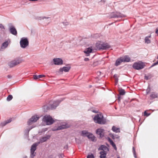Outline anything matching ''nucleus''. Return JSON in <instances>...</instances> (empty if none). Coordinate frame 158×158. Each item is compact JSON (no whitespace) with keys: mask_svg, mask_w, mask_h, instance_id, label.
<instances>
[{"mask_svg":"<svg viewBox=\"0 0 158 158\" xmlns=\"http://www.w3.org/2000/svg\"><path fill=\"white\" fill-rule=\"evenodd\" d=\"M50 137L51 136L50 135H45L40 139L39 142L35 143L31 146V158H33L35 156L36 153L35 152V151L36 150L37 145L40 143H42L46 141L50 138Z\"/></svg>","mask_w":158,"mask_h":158,"instance_id":"f257e3e1","label":"nucleus"},{"mask_svg":"<svg viewBox=\"0 0 158 158\" xmlns=\"http://www.w3.org/2000/svg\"><path fill=\"white\" fill-rule=\"evenodd\" d=\"M94 122L100 124H104L106 123V120L105 119L102 114H97L94 118Z\"/></svg>","mask_w":158,"mask_h":158,"instance_id":"f03ea898","label":"nucleus"},{"mask_svg":"<svg viewBox=\"0 0 158 158\" xmlns=\"http://www.w3.org/2000/svg\"><path fill=\"white\" fill-rule=\"evenodd\" d=\"M54 122L53 119L49 115H45L43 119V122L46 125H51Z\"/></svg>","mask_w":158,"mask_h":158,"instance_id":"7ed1b4c3","label":"nucleus"},{"mask_svg":"<svg viewBox=\"0 0 158 158\" xmlns=\"http://www.w3.org/2000/svg\"><path fill=\"white\" fill-rule=\"evenodd\" d=\"M63 100H58L55 101H51L50 102L49 106L48 107L49 109H55L58 106L60 102Z\"/></svg>","mask_w":158,"mask_h":158,"instance_id":"20e7f679","label":"nucleus"},{"mask_svg":"<svg viewBox=\"0 0 158 158\" xmlns=\"http://www.w3.org/2000/svg\"><path fill=\"white\" fill-rule=\"evenodd\" d=\"M21 47L23 48H25L28 46L29 41L27 38L23 37L21 38L20 42Z\"/></svg>","mask_w":158,"mask_h":158,"instance_id":"39448f33","label":"nucleus"},{"mask_svg":"<svg viewBox=\"0 0 158 158\" xmlns=\"http://www.w3.org/2000/svg\"><path fill=\"white\" fill-rule=\"evenodd\" d=\"M144 66L145 64L144 63L140 61L134 63L133 65V68L137 70L142 69L144 67Z\"/></svg>","mask_w":158,"mask_h":158,"instance_id":"423d86ee","label":"nucleus"},{"mask_svg":"<svg viewBox=\"0 0 158 158\" xmlns=\"http://www.w3.org/2000/svg\"><path fill=\"white\" fill-rule=\"evenodd\" d=\"M22 62V60L19 59H17L10 62L8 63V65L10 68L15 67L17 65Z\"/></svg>","mask_w":158,"mask_h":158,"instance_id":"0eeeda50","label":"nucleus"},{"mask_svg":"<svg viewBox=\"0 0 158 158\" xmlns=\"http://www.w3.org/2000/svg\"><path fill=\"white\" fill-rule=\"evenodd\" d=\"M40 118L39 116L35 115L32 116L27 122V124L28 125L31 124L32 123L37 121Z\"/></svg>","mask_w":158,"mask_h":158,"instance_id":"6e6552de","label":"nucleus"},{"mask_svg":"<svg viewBox=\"0 0 158 158\" xmlns=\"http://www.w3.org/2000/svg\"><path fill=\"white\" fill-rule=\"evenodd\" d=\"M70 125L68 124L66 122H63L61 123V124L56 129L53 130H59L65 129L69 127Z\"/></svg>","mask_w":158,"mask_h":158,"instance_id":"1a4fd4ad","label":"nucleus"},{"mask_svg":"<svg viewBox=\"0 0 158 158\" xmlns=\"http://www.w3.org/2000/svg\"><path fill=\"white\" fill-rule=\"evenodd\" d=\"M110 47V45L107 43H102L98 45V48L99 49H106Z\"/></svg>","mask_w":158,"mask_h":158,"instance_id":"9d476101","label":"nucleus"},{"mask_svg":"<svg viewBox=\"0 0 158 158\" xmlns=\"http://www.w3.org/2000/svg\"><path fill=\"white\" fill-rule=\"evenodd\" d=\"M53 61L55 65H60L63 63V61L61 59L59 58H55L53 59Z\"/></svg>","mask_w":158,"mask_h":158,"instance_id":"9b49d317","label":"nucleus"},{"mask_svg":"<svg viewBox=\"0 0 158 158\" xmlns=\"http://www.w3.org/2000/svg\"><path fill=\"white\" fill-rule=\"evenodd\" d=\"M96 133L99 135L100 137H102L104 135V130L102 128H98L96 130Z\"/></svg>","mask_w":158,"mask_h":158,"instance_id":"f8f14e48","label":"nucleus"},{"mask_svg":"<svg viewBox=\"0 0 158 158\" xmlns=\"http://www.w3.org/2000/svg\"><path fill=\"white\" fill-rule=\"evenodd\" d=\"M93 49L91 47L86 48L84 51V52L85 53V56H88L89 55V54L92 52Z\"/></svg>","mask_w":158,"mask_h":158,"instance_id":"ddd939ff","label":"nucleus"},{"mask_svg":"<svg viewBox=\"0 0 158 158\" xmlns=\"http://www.w3.org/2000/svg\"><path fill=\"white\" fill-rule=\"evenodd\" d=\"M10 32L12 34L16 35L17 34L16 30L14 27L11 26L10 27Z\"/></svg>","mask_w":158,"mask_h":158,"instance_id":"4468645a","label":"nucleus"},{"mask_svg":"<svg viewBox=\"0 0 158 158\" xmlns=\"http://www.w3.org/2000/svg\"><path fill=\"white\" fill-rule=\"evenodd\" d=\"M70 69V67H64L63 68H60L59 72L62 73L63 71L65 72H68Z\"/></svg>","mask_w":158,"mask_h":158,"instance_id":"2eb2a0df","label":"nucleus"},{"mask_svg":"<svg viewBox=\"0 0 158 158\" xmlns=\"http://www.w3.org/2000/svg\"><path fill=\"white\" fill-rule=\"evenodd\" d=\"M122 58V61L123 62H129L130 61L131 59L130 57L127 55L125 56H122L121 57Z\"/></svg>","mask_w":158,"mask_h":158,"instance_id":"dca6fc26","label":"nucleus"},{"mask_svg":"<svg viewBox=\"0 0 158 158\" xmlns=\"http://www.w3.org/2000/svg\"><path fill=\"white\" fill-rule=\"evenodd\" d=\"M10 40H8L7 41H5L2 44L1 48L2 49L6 48L8 46V44L10 43Z\"/></svg>","mask_w":158,"mask_h":158,"instance_id":"f3484780","label":"nucleus"},{"mask_svg":"<svg viewBox=\"0 0 158 158\" xmlns=\"http://www.w3.org/2000/svg\"><path fill=\"white\" fill-rule=\"evenodd\" d=\"M87 137L89 139L93 141H96V137L92 134L91 133H89Z\"/></svg>","mask_w":158,"mask_h":158,"instance_id":"a211bd4d","label":"nucleus"},{"mask_svg":"<svg viewBox=\"0 0 158 158\" xmlns=\"http://www.w3.org/2000/svg\"><path fill=\"white\" fill-rule=\"evenodd\" d=\"M151 35H150L149 36L145 37L144 40L146 43L148 44L151 43V40L149 38H151Z\"/></svg>","mask_w":158,"mask_h":158,"instance_id":"6ab92c4d","label":"nucleus"},{"mask_svg":"<svg viewBox=\"0 0 158 158\" xmlns=\"http://www.w3.org/2000/svg\"><path fill=\"white\" fill-rule=\"evenodd\" d=\"M122 58L121 57H120L116 61L115 63V65L116 66H118L123 61H122Z\"/></svg>","mask_w":158,"mask_h":158,"instance_id":"aec40b11","label":"nucleus"},{"mask_svg":"<svg viewBox=\"0 0 158 158\" xmlns=\"http://www.w3.org/2000/svg\"><path fill=\"white\" fill-rule=\"evenodd\" d=\"M89 133L86 131H81V135L82 136L87 137Z\"/></svg>","mask_w":158,"mask_h":158,"instance_id":"412c9836","label":"nucleus"},{"mask_svg":"<svg viewBox=\"0 0 158 158\" xmlns=\"http://www.w3.org/2000/svg\"><path fill=\"white\" fill-rule=\"evenodd\" d=\"M45 77V76L44 75H34L33 76V78L34 79L36 80Z\"/></svg>","mask_w":158,"mask_h":158,"instance_id":"4be33fe9","label":"nucleus"},{"mask_svg":"<svg viewBox=\"0 0 158 158\" xmlns=\"http://www.w3.org/2000/svg\"><path fill=\"white\" fill-rule=\"evenodd\" d=\"M100 153L101 154L100 156V158H105L106 156V153L105 151H101Z\"/></svg>","mask_w":158,"mask_h":158,"instance_id":"5701e85b","label":"nucleus"},{"mask_svg":"<svg viewBox=\"0 0 158 158\" xmlns=\"http://www.w3.org/2000/svg\"><path fill=\"white\" fill-rule=\"evenodd\" d=\"M112 130L115 133H118L120 132L119 129L118 128H117L113 126L112 128Z\"/></svg>","mask_w":158,"mask_h":158,"instance_id":"b1692460","label":"nucleus"},{"mask_svg":"<svg viewBox=\"0 0 158 158\" xmlns=\"http://www.w3.org/2000/svg\"><path fill=\"white\" fill-rule=\"evenodd\" d=\"M11 122V120L9 119V120L6 121L1 123V125L2 126H5L7 124L10 123Z\"/></svg>","mask_w":158,"mask_h":158,"instance_id":"393cba45","label":"nucleus"},{"mask_svg":"<svg viewBox=\"0 0 158 158\" xmlns=\"http://www.w3.org/2000/svg\"><path fill=\"white\" fill-rule=\"evenodd\" d=\"M107 148L105 146L102 145L99 148L98 150H102V151H105L104 150H106Z\"/></svg>","mask_w":158,"mask_h":158,"instance_id":"a878e982","label":"nucleus"},{"mask_svg":"<svg viewBox=\"0 0 158 158\" xmlns=\"http://www.w3.org/2000/svg\"><path fill=\"white\" fill-rule=\"evenodd\" d=\"M123 15L119 13H117L114 16L115 18H119L122 17L123 16Z\"/></svg>","mask_w":158,"mask_h":158,"instance_id":"bb28decb","label":"nucleus"},{"mask_svg":"<svg viewBox=\"0 0 158 158\" xmlns=\"http://www.w3.org/2000/svg\"><path fill=\"white\" fill-rule=\"evenodd\" d=\"M150 97L152 99L154 98L157 97V95L155 93H153L151 94Z\"/></svg>","mask_w":158,"mask_h":158,"instance_id":"cd10ccee","label":"nucleus"},{"mask_svg":"<svg viewBox=\"0 0 158 158\" xmlns=\"http://www.w3.org/2000/svg\"><path fill=\"white\" fill-rule=\"evenodd\" d=\"M125 92L124 90L123 89H120L119 90V93L120 95H124L125 94Z\"/></svg>","mask_w":158,"mask_h":158,"instance_id":"c85d7f7f","label":"nucleus"},{"mask_svg":"<svg viewBox=\"0 0 158 158\" xmlns=\"http://www.w3.org/2000/svg\"><path fill=\"white\" fill-rule=\"evenodd\" d=\"M110 143L111 144L112 146L115 149V150H116V149H117L116 147V146L115 144L113 142L112 140H110Z\"/></svg>","mask_w":158,"mask_h":158,"instance_id":"c756f323","label":"nucleus"},{"mask_svg":"<svg viewBox=\"0 0 158 158\" xmlns=\"http://www.w3.org/2000/svg\"><path fill=\"white\" fill-rule=\"evenodd\" d=\"M13 98V97L12 95H9L7 98L6 100L7 101H9L11 100Z\"/></svg>","mask_w":158,"mask_h":158,"instance_id":"7c9ffc66","label":"nucleus"},{"mask_svg":"<svg viewBox=\"0 0 158 158\" xmlns=\"http://www.w3.org/2000/svg\"><path fill=\"white\" fill-rule=\"evenodd\" d=\"M114 77L115 79L116 82H118V75L116 74L114 75Z\"/></svg>","mask_w":158,"mask_h":158,"instance_id":"2f4dec72","label":"nucleus"},{"mask_svg":"<svg viewBox=\"0 0 158 158\" xmlns=\"http://www.w3.org/2000/svg\"><path fill=\"white\" fill-rule=\"evenodd\" d=\"M87 158H94V155L92 154L88 155L87 156Z\"/></svg>","mask_w":158,"mask_h":158,"instance_id":"473e14b6","label":"nucleus"},{"mask_svg":"<svg viewBox=\"0 0 158 158\" xmlns=\"http://www.w3.org/2000/svg\"><path fill=\"white\" fill-rule=\"evenodd\" d=\"M132 149H133V154H134V156L135 157V158H136V152H135V149L134 147H133V148Z\"/></svg>","mask_w":158,"mask_h":158,"instance_id":"72a5a7b5","label":"nucleus"},{"mask_svg":"<svg viewBox=\"0 0 158 158\" xmlns=\"http://www.w3.org/2000/svg\"><path fill=\"white\" fill-rule=\"evenodd\" d=\"M48 19V23H49L51 21V20L50 19V18L49 17H44L43 18V19Z\"/></svg>","mask_w":158,"mask_h":158,"instance_id":"f704fd0d","label":"nucleus"},{"mask_svg":"<svg viewBox=\"0 0 158 158\" xmlns=\"http://www.w3.org/2000/svg\"><path fill=\"white\" fill-rule=\"evenodd\" d=\"M150 88H149V87H148L147 89L146 90V93L147 94H148L150 92Z\"/></svg>","mask_w":158,"mask_h":158,"instance_id":"c9c22d12","label":"nucleus"},{"mask_svg":"<svg viewBox=\"0 0 158 158\" xmlns=\"http://www.w3.org/2000/svg\"><path fill=\"white\" fill-rule=\"evenodd\" d=\"M150 115V114H148L146 111H145L144 112V115H146L147 116H149Z\"/></svg>","mask_w":158,"mask_h":158,"instance_id":"e433bc0d","label":"nucleus"},{"mask_svg":"<svg viewBox=\"0 0 158 158\" xmlns=\"http://www.w3.org/2000/svg\"><path fill=\"white\" fill-rule=\"evenodd\" d=\"M158 64V61L156 63H154L153 65L151 66V67L155 65H156V64Z\"/></svg>","mask_w":158,"mask_h":158,"instance_id":"4c0bfd02","label":"nucleus"},{"mask_svg":"<svg viewBox=\"0 0 158 158\" xmlns=\"http://www.w3.org/2000/svg\"><path fill=\"white\" fill-rule=\"evenodd\" d=\"M84 60L85 61H88L89 60V59L88 58H85L84 59Z\"/></svg>","mask_w":158,"mask_h":158,"instance_id":"58836bf2","label":"nucleus"},{"mask_svg":"<svg viewBox=\"0 0 158 158\" xmlns=\"http://www.w3.org/2000/svg\"><path fill=\"white\" fill-rule=\"evenodd\" d=\"M0 28L2 29L4 28V26L1 24H0Z\"/></svg>","mask_w":158,"mask_h":158,"instance_id":"ea45409f","label":"nucleus"},{"mask_svg":"<svg viewBox=\"0 0 158 158\" xmlns=\"http://www.w3.org/2000/svg\"><path fill=\"white\" fill-rule=\"evenodd\" d=\"M156 33L157 34H158V28H157L156 29Z\"/></svg>","mask_w":158,"mask_h":158,"instance_id":"a19ab883","label":"nucleus"},{"mask_svg":"<svg viewBox=\"0 0 158 158\" xmlns=\"http://www.w3.org/2000/svg\"><path fill=\"white\" fill-rule=\"evenodd\" d=\"M29 1H31V2H35V1H37V0H28Z\"/></svg>","mask_w":158,"mask_h":158,"instance_id":"79ce46f5","label":"nucleus"},{"mask_svg":"<svg viewBox=\"0 0 158 158\" xmlns=\"http://www.w3.org/2000/svg\"><path fill=\"white\" fill-rule=\"evenodd\" d=\"M101 2H102L103 3H104L105 2V0H101Z\"/></svg>","mask_w":158,"mask_h":158,"instance_id":"37998d69","label":"nucleus"},{"mask_svg":"<svg viewBox=\"0 0 158 158\" xmlns=\"http://www.w3.org/2000/svg\"><path fill=\"white\" fill-rule=\"evenodd\" d=\"M92 112L95 113H97L98 112V111L95 110H93L92 111Z\"/></svg>","mask_w":158,"mask_h":158,"instance_id":"c03bdc74","label":"nucleus"},{"mask_svg":"<svg viewBox=\"0 0 158 158\" xmlns=\"http://www.w3.org/2000/svg\"><path fill=\"white\" fill-rule=\"evenodd\" d=\"M145 79H146V80H148V77H146V76H145Z\"/></svg>","mask_w":158,"mask_h":158,"instance_id":"a18cd8bd","label":"nucleus"},{"mask_svg":"<svg viewBox=\"0 0 158 158\" xmlns=\"http://www.w3.org/2000/svg\"><path fill=\"white\" fill-rule=\"evenodd\" d=\"M47 130V128H45L44 129V131H46Z\"/></svg>","mask_w":158,"mask_h":158,"instance_id":"49530a36","label":"nucleus"},{"mask_svg":"<svg viewBox=\"0 0 158 158\" xmlns=\"http://www.w3.org/2000/svg\"><path fill=\"white\" fill-rule=\"evenodd\" d=\"M68 23H66V24H65V25H67V24H68Z\"/></svg>","mask_w":158,"mask_h":158,"instance_id":"de8ad7c7","label":"nucleus"},{"mask_svg":"<svg viewBox=\"0 0 158 158\" xmlns=\"http://www.w3.org/2000/svg\"><path fill=\"white\" fill-rule=\"evenodd\" d=\"M117 158H120V157L119 156H118V157H117Z\"/></svg>","mask_w":158,"mask_h":158,"instance_id":"09e8293b","label":"nucleus"},{"mask_svg":"<svg viewBox=\"0 0 158 158\" xmlns=\"http://www.w3.org/2000/svg\"><path fill=\"white\" fill-rule=\"evenodd\" d=\"M100 73H100V72H99V73H99V74H100Z\"/></svg>","mask_w":158,"mask_h":158,"instance_id":"8fccbe9b","label":"nucleus"},{"mask_svg":"<svg viewBox=\"0 0 158 158\" xmlns=\"http://www.w3.org/2000/svg\"><path fill=\"white\" fill-rule=\"evenodd\" d=\"M157 59H158V56H157Z\"/></svg>","mask_w":158,"mask_h":158,"instance_id":"3c124183","label":"nucleus"}]
</instances>
